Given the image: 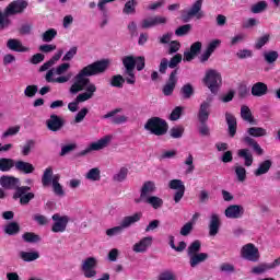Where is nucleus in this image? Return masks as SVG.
<instances>
[{
    "instance_id": "1",
    "label": "nucleus",
    "mask_w": 280,
    "mask_h": 280,
    "mask_svg": "<svg viewBox=\"0 0 280 280\" xmlns=\"http://www.w3.org/2000/svg\"><path fill=\"white\" fill-rule=\"evenodd\" d=\"M108 69V61L102 60L93 62L82 70L79 71L78 74L73 78V83L70 86L69 92L71 95H78L81 91H85L79 94L74 102L68 104V110L70 113H77L80 104L82 102H89V100H93L95 93H97V86L94 83H91V75H97L100 73H104Z\"/></svg>"
},
{
    "instance_id": "2",
    "label": "nucleus",
    "mask_w": 280,
    "mask_h": 280,
    "mask_svg": "<svg viewBox=\"0 0 280 280\" xmlns=\"http://www.w3.org/2000/svg\"><path fill=\"white\" fill-rule=\"evenodd\" d=\"M28 2L26 0H15L11 2L4 10V15L0 11V30L8 27L10 21L8 16H14V14H23L27 9Z\"/></svg>"
},
{
    "instance_id": "3",
    "label": "nucleus",
    "mask_w": 280,
    "mask_h": 280,
    "mask_svg": "<svg viewBox=\"0 0 280 280\" xmlns=\"http://www.w3.org/2000/svg\"><path fill=\"white\" fill-rule=\"evenodd\" d=\"M71 69V65L63 62L59 65L55 70H49L46 73V82H56L57 84H67L69 80H71L72 75L71 73H67V70Z\"/></svg>"
},
{
    "instance_id": "4",
    "label": "nucleus",
    "mask_w": 280,
    "mask_h": 280,
    "mask_svg": "<svg viewBox=\"0 0 280 280\" xmlns=\"http://www.w3.org/2000/svg\"><path fill=\"white\" fill-rule=\"evenodd\" d=\"M200 248H202L200 241H195L188 246L187 255L190 268H198L200 264H205V261L209 259V254L200 253Z\"/></svg>"
},
{
    "instance_id": "5",
    "label": "nucleus",
    "mask_w": 280,
    "mask_h": 280,
    "mask_svg": "<svg viewBox=\"0 0 280 280\" xmlns=\"http://www.w3.org/2000/svg\"><path fill=\"white\" fill-rule=\"evenodd\" d=\"M42 184H43V187H49V185H51L55 196H59L60 198L65 196V189L60 184V175L59 174L54 175V170L51 167H47L44 171V174L42 177Z\"/></svg>"
},
{
    "instance_id": "6",
    "label": "nucleus",
    "mask_w": 280,
    "mask_h": 280,
    "mask_svg": "<svg viewBox=\"0 0 280 280\" xmlns=\"http://www.w3.org/2000/svg\"><path fill=\"white\" fill-rule=\"evenodd\" d=\"M167 122L159 117L150 118L144 125V129H147L151 135H155V137H163V135H167Z\"/></svg>"
},
{
    "instance_id": "7",
    "label": "nucleus",
    "mask_w": 280,
    "mask_h": 280,
    "mask_svg": "<svg viewBox=\"0 0 280 280\" xmlns=\"http://www.w3.org/2000/svg\"><path fill=\"white\" fill-rule=\"evenodd\" d=\"M203 84L211 91V93H218V89L222 86V74L214 69L207 70L203 78Z\"/></svg>"
},
{
    "instance_id": "8",
    "label": "nucleus",
    "mask_w": 280,
    "mask_h": 280,
    "mask_svg": "<svg viewBox=\"0 0 280 280\" xmlns=\"http://www.w3.org/2000/svg\"><path fill=\"white\" fill-rule=\"evenodd\" d=\"M205 0H196L189 10L182 11V21L189 23L194 16L197 19H203L205 12H202V3Z\"/></svg>"
},
{
    "instance_id": "9",
    "label": "nucleus",
    "mask_w": 280,
    "mask_h": 280,
    "mask_svg": "<svg viewBox=\"0 0 280 280\" xmlns=\"http://www.w3.org/2000/svg\"><path fill=\"white\" fill-rule=\"evenodd\" d=\"M97 258L88 257L81 262V272L85 279H95L97 277Z\"/></svg>"
},
{
    "instance_id": "10",
    "label": "nucleus",
    "mask_w": 280,
    "mask_h": 280,
    "mask_svg": "<svg viewBox=\"0 0 280 280\" xmlns=\"http://www.w3.org/2000/svg\"><path fill=\"white\" fill-rule=\"evenodd\" d=\"M122 65L125 67V80L127 84H135L137 82V77H135L136 57L125 56L122 58Z\"/></svg>"
},
{
    "instance_id": "11",
    "label": "nucleus",
    "mask_w": 280,
    "mask_h": 280,
    "mask_svg": "<svg viewBox=\"0 0 280 280\" xmlns=\"http://www.w3.org/2000/svg\"><path fill=\"white\" fill-rule=\"evenodd\" d=\"M52 233H65L67 231V226L69 222H71V218L69 215H62L60 213H55L52 217Z\"/></svg>"
},
{
    "instance_id": "12",
    "label": "nucleus",
    "mask_w": 280,
    "mask_h": 280,
    "mask_svg": "<svg viewBox=\"0 0 280 280\" xmlns=\"http://www.w3.org/2000/svg\"><path fill=\"white\" fill-rule=\"evenodd\" d=\"M241 257L247 261L257 262L259 261V257H261V255L259 254V248H257L255 244L248 243L241 248Z\"/></svg>"
},
{
    "instance_id": "13",
    "label": "nucleus",
    "mask_w": 280,
    "mask_h": 280,
    "mask_svg": "<svg viewBox=\"0 0 280 280\" xmlns=\"http://www.w3.org/2000/svg\"><path fill=\"white\" fill-rule=\"evenodd\" d=\"M32 187L28 186H18L15 192L13 195L14 200L20 199V205H30L31 200H34L35 195L34 192H30Z\"/></svg>"
},
{
    "instance_id": "14",
    "label": "nucleus",
    "mask_w": 280,
    "mask_h": 280,
    "mask_svg": "<svg viewBox=\"0 0 280 280\" xmlns=\"http://www.w3.org/2000/svg\"><path fill=\"white\" fill-rule=\"evenodd\" d=\"M211 104H213V96H208L199 106L198 119L200 124H207L209 121V115H211Z\"/></svg>"
},
{
    "instance_id": "15",
    "label": "nucleus",
    "mask_w": 280,
    "mask_h": 280,
    "mask_svg": "<svg viewBox=\"0 0 280 280\" xmlns=\"http://www.w3.org/2000/svg\"><path fill=\"white\" fill-rule=\"evenodd\" d=\"M168 187L176 191L174 194V202L178 203L180 200H183V197L185 196V183L180 179H172L168 182Z\"/></svg>"
},
{
    "instance_id": "16",
    "label": "nucleus",
    "mask_w": 280,
    "mask_h": 280,
    "mask_svg": "<svg viewBox=\"0 0 280 280\" xmlns=\"http://www.w3.org/2000/svg\"><path fill=\"white\" fill-rule=\"evenodd\" d=\"M112 139L113 138L110 136H105L98 141L92 142L88 149L81 152V156L89 154V152H97L100 150H104V148H108V143H110Z\"/></svg>"
},
{
    "instance_id": "17",
    "label": "nucleus",
    "mask_w": 280,
    "mask_h": 280,
    "mask_svg": "<svg viewBox=\"0 0 280 280\" xmlns=\"http://www.w3.org/2000/svg\"><path fill=\"white\" fill-rule=\"evenodd\" d=\"M154 238L152 236L142 237L139 242L132 245L133 253H148L150 246H152Z\"/></svg>"
},
{
    "instance_id": "18",
    "label": "nucleus",
    "mask_w": 280,
    "mask_h": 280,
    "mask_svg": "<svg viewBox=\"0 0 280 280\" xmlns=\"http://www.w3.org/2000/svg\"><path fill=\"white\" fill-rule=\"evenodd\" d=\"M154 191H156V184L151 180L144 182L140 190V199L136 200V202H141V200L143 201L147 198H150Z\"/></svg>"
},
{
    "instance_id": "19",
    "label": "nucleus",
    "mask_w": 280,
    "mask_h": 280,
    "mask_svg": "<svg viewBox=\"0 0 280 280\" xmlns=\"http://www.w3.org/2000/svg\"><path fill=\"white\" fill-rule=\"evenodd\" d=\"M220 226H222V221L220 220V214H218V213L210 214L209 235L211 237H215V235L218 233H220Z\"/></svg>"
},
{
    "instance_id": "20",
    "label": "nucleus",
    "mask_w": 280,
    "mask_h": 280,
    "mask_svg": "<svg viewBox=\"0 0 280 280\" xmlns=\"http://www.w3.org/2000/svg\"><path fill=\"white\" fill-rule=\"evenodd\" d=\"M225 217L230 220H237L244 215V207L240 205H232L225 209Z\"/></svg>"
},
{
    "instance_id": "21",
    "label": "nucleus",
    "mask_w": 280,
    "mask_h": 280,
    "mask_svg": "<svg viewBox=\"0 0 280 280\" xmlns=\"http://www.w3.org/2000/svg\"><path fill=\"white\" fill-rule=\"evenodd\" d=\"M0 185L4 189H18L19 185H21V180L14 176L3 175L0 177Z\"/></svg>"
},
{
    "instance_id": "22",
    "label": "nucleus",
    "mask_w": 280,
    "mask_h": 280,
    "mask_svg": "<svg viewBox=\"0 0 280 280\" xmlns=\"http://www.w3.org/2000/svg\"><path fill=\"white\" fill-rule=\"evenodd\" d=\"M178 70H174L173 73H171L167 83L162 90L164 95L170 96L174 93V89H176V82H178V79L176 78Z\"/></svg>"
},
{
    "instance_id": "23",
    "label": "nucleus",
    "mask_w": 280,
    "mask_h": 280,
    "mask_svg": "<svg viewBox=\"0 0 280 280\" xmlns=\"http://www.w3.org/2000/svg\"><path fill=\"white\" fill-rule=\"evenodd\" d=\"M201 49H202V43L195 42L194 44H191L190 50H187L184 52V61L191 62V60H194V58H196V56L200 54Z\"/></svg>"
},
{
    "instance_id": "24",
    "label": "nucleus",
    "mask_w": 280,
    "mask_h": 280,
    "mask_svg": "<svg viewBox=\"0 0 280 280\" xmlns=\"http://www.w3.org/2000/svg\"><path fill=\"white\" fill-rule=\"evenodd\" d=\"M48 130L51 132H58L65 126V120L58 115H51L50 118L46 121Z\"/></svg>"
},
{
    "instance_id": "25",
    "label": "nucleus",
    "mask_w": 280,
    "mask_h": 280,
    "mask_svg": "<svg viewBox=\"0 0 280 280\" xmlns=\"http://www.w3.org/2000/svg\"><path fill=\"white\" fill-rule=\"evenodd\" d=\"M7 47L11 51H18L19 54H25V51H30V47L23 46V43L16 38H10L7 42Z\"/></svg>"
},
{
    "instance_id": "26",
    "label": "nucleus",
    "mask_w": 280,
    "mask_h": 280,
    "mask_svg": "<svg viewBox=\"0 0 280 280\" xmlns=\"http://www.w3.org/2000/svg\"><path fill=\"white\" fill-rule=\"evenodd\" d=\"M141 218H143V213L141 212H136L131 215H127L121 220L120 226L122 228V230L130 229V226H132V224H137V222L141 220Z\"/></svg>"
},
{
    "instance_id": "27",
    "label": "nucleus",
    "mask_w": 280,
    "mask_h": 280,
    "mask_svg": "<svg viewBox=\"0 0 280 280\" xmlns=\"http://www.w3.org/2000/svg\"><path fill=\"white\" fill-rule=\"evenodd\" d=\"M15 170L22 174H34L36 167L30 162L20 160L15 162Z\"/></svg>"
},
{
    "instance_id": "28",
    "label": "nucleus",
    "mask_w": 280,
    "mask_h": 280,
    "mask_svg": "<svg viewBox=\"0 0 280 280\" xmlns=\"http://www.w3.org/2000/svg\"><path fill=\"white\" fill-rule=\"evenodd\" d=\"M242 142L245 143V145H248L249 148H253L254 152L261 156L264 154V149L261 145L257 143V140H255L252 136H245L242 138Z\"/></svg>"
},
{
    "instance_id": "29",
    "label": "nucleus",
    "mask_w": 280,
    "mask_h": 280,
    "mask_svg": "<svg viewBox=\"0 0 280 280\" xmlns=\"http://www.w3.org/2000/svg\"><path fill=\"white\" fill-rule=\"evenodd\" d=\"M225 120L228 124V130H229L230 137H235L237 132V119L233 116V114L226 112Z\"/></svg>"
},
{
    "instance_id": "30",
    "label": "nucleus",
    "mask_w": 280,
    "mask_h": 280,
    "mask_svg": "<svg viewBox=\"0 0 280 280\" xmlns=\"http://www.w3.org/2000/svg\"><path fill=\"white\" fill-rule=\"evenodd\" d=\"M237 158L243 159L245 167H250L253 165V152H250V149H240L237 151Z\"/></svg>"
},
{
    "instance_id": "31",
    "label": "nucleus",
    "mask_w": 280,
    "mask_h": 280,
    "mask_svg": "<svg viewBox=\"0 0 280 280\" xmlns=\"http://www.w3.org/2000/svg\"><path fill=\"white\" fill-rule=\"evenodd\" d=\"M268 93V85L264 82H257L252 86L254 97H264Z\"/></svg>"
},
{
    "instance_id": "32",
    "label": "nucleus",
    "mask_w": 280,
    "mask_h": 280,
    "mask_svg": "<svg viewBox=\"0 0 280 280\" xmlns=\"http://www.w3.org/2000/svg\"><path fill=\"white\" fill-rule=\"evenodd\" d=\"M246 132L249 137H254L255 139L268 137V130L264 127H249Z\"/></svg>"
},
{
    "instance_id": "33",
    "label": "nucleus",
    "mask_w": 280,
    "mask_h": 280,
    "mask_svg": "<svg viewBox=\"0 0 280 280\" xmlns=\"http://www.w3.org/2000/svg\"><path fill=\"white\" fill-rule=\"evenodd\" d=\"M272 167V161L266 160L261 162L258 167L254 171V176H264V174H268L270 168Z\"/></svg>"
},
{
    "instance_id": "34",
    "label": "nucleus",
    "mask_w": 280,
    "mask_h": 280,
    "mask_svg": "<svg viewBox=\"0 0 280 280\" xmlns=\"http://www.w3.org/2000/svg\"><path fill=\"white\" fill-rule=\"evenodd\" d=\"M129 170L126 166H121L117 173L114 174L113 180L115 183H124L128 178Z\"/></svg>"
},
{
    "instance_id": "35",
    "label": "nucleus",
    "mask_w": 280,
    "mask_h": 280,
    "mask_svg": "<svg viewBox=\"0 0 280 280\" xmlns=\"http://www.w3.org/2000/svg\"><path fill=\"white\" fill-rule=\"evenodd\" d=\"M20 258L22 261H36V259L40 258V254L38 252H20Z\"/></svg>"
},
{
    "instance_id": "36",
    "label": "nucleus",
    "mask_w": 280,
    "mask_h": 280,
    "mask_svg": "<svg viewBox=\"0 0 280 280\" xmlns=\"http://www.w3.org/2000/svg\"><path fill=\"white\" fill-rule=\"evenodd\" d=\"M234 174L238 180V183H246V167H244L243 165L236 164L234 166Z\"/></svg>"
},
{
    "instance_id": "37",
    "label": "nucleus",
    "mask_w": 280,
    "mask_h": 280,
    "mask_svg": "<svg viewBox=\"0 0 280 280\" xmlns=\"http://www.w3.org/2000/svg\"><path fill=\"white\" fill-rule=\"evenodd\" d=\"M241 117L244 121H248V124H255V118L253 117V112H250V107L243 105L241 107Z\"/></svg>"
},
{
    "instance_id": "38",
    "label": "nucleus",
    "mask_w": 280,
    "mask_h": 280,
    "mask_svg": "<svg viewBox=\"0 0 280 280\" xmlns=\"http://www.w3.org/2000/svg\"><path fill=\"white\" fill-rule=\"evenodd\" d=\"M142 202H147L153 209H161L163 207V200L158 196H150L147 199H143Z\"/></svg>"
},
{
    "instance_id": "39",
    "label": "nucleus",
    "mask_w": 280,
    "mask_h": 280,
    "mask_svg": "<svg viewBox=\"0 0 280 280\" xmlns=\"http://www.w3.org/2000/svg\"><path fill=\"white\" fill-rule=\"evenodd\" d=\"M14 160L8 159V158H1L0 159V172H10L12 167H15Z\"/></svg>"
},
{
    "instance_id": "40",
    "label": "nucleus",
    "mask_w": 280,
    "mask_h": 280,
    "mask_svg": "<svg viewBox=\"0 0 280 280\" xmlns=\"http://www.w3.org/2000/svg\"><path fill=\"white\" fill-rule=\"evenodd\" d=\"M262 56L268 65H272L279 60V52L277 50L265 51Z\"/></svg>"
},
{
    "instance_id": "41",
    "label": "nucleus",
    "mask_w": 280,
    "mask_h": 280,
    "mask_svg": "<svg viewBox=\"0 0 280 280\" xmlns=\"http://www.w3.org/2000/svg\"><path fill=\"white\" fill-rule=\"evenodd\" d=\"M101 174L102 172L100 171V168L94 167L86 173L85 178L95 183L102 178Z\"/></svg>"
},
{
    "instance_id": "42",
    "label": "nucleus",
    "mask_w": 280,
    "mask_h": 280,
    "mask_svg": "<svg viewBox=\"0 0 280 280\" xmlns=\"http://www.w3.org/2000/svg\"><path fill=\"white\" fill-rule=\"evenodd\" d=\"M56 36H58V31L56 28H49L42 34V40L43 43H51Z\"/></svg>"
},
{
    "instance_id": "43",
    "label": "nucleus",
    "mask_w": 280,
    "mask_h": 280,
    "mask_svg": "<svg viewBox=\"0 0 280 280\" xmlns=\"http://www.w3.org/2000/svg\"><path fill=\"white\" fill-rule=\"evenodd\" d=\"M267 9H268V2L259 1L252 5L250 12H253V14H261V12H265V10Z\"/></svg>"
},
{
    "instance_id": "44",
    "label": "nucleus",
    "mask_w": 280,
    "mask_h": 280,
    "mask_svg": "<svg viewBox=\"0 0 280 280\" xmlns=\"http://www.w3.org/2000/svg\"><path fill=\"white\" fill-rule=\"evenodd\" d=\"M158 280H178V277L173 270L167 269L158 276Z\"/></svg>"
},
{
    "instance_id": "45",
    "label": "nucleus",
    "mask_w": 280,
    "mask_h": 280,
    "mask_svg": "<svg viewBox=\"0 0 280 280\" xmlns=\"http://www.w3.org/2000/svg\"><path fill=\"white\" fill-rule=\"evenodd\" d=\"M19 231H21V228L16 222H11L4 228V233H7V235H16Z\"/></svg>"
},
{
    "instance_id": "46",
    "label": "nucleus",
    "mask_w": 280,
    "mask_h": 280,
    "mask_svg": "<svg viewBox=\"0 0 280 280\" xmlns=\"http://www.w3.org/2000/svg\"><path fill=\"white\" fill-rule=\"evenodd\" d=\"M22 240L28 244H36V242H40V236L32 232H26L22 235Z\"/></svg>"
},
{
    "instance_id": "47",
    "label": "nucleus",
    "mask_w": 280,
    "mask_h": 280,
    "mask_svg": "<svg viewBox=\"0 0 280 280\" xmlns=\"http://www.w3.org/2000/svg\"><path fill=\"white\" fill-rule=\"evenodd\" d=\"M184 165H186V174H192L196 166L194 165V155L189 153L184 161Z\"/></svg>"
},
{
    "instance_id": "48",
    "label": "nucleus",
    "mask_w": 280,
    "mask_h": 280,
    "mask_svg": "<svg viewBox=\"0 0 280 280\" xmlns=\"http://www.w3.org/2000/svg\"><path fill=\"white\" fill-rule=\"evenodd\" d=\"M270 270V267L268 266V262L259 264L258 266H255L252 268L253 275H264V272H268Z\"/></svg>"
},
{
    "instance_id": "49",
    "label": "nucleus",
    "mask_w": 280,
    "mask_h": 280,
    "mask_svg": "<svg viewBox=\"0 0 280 280\" xmlns=\"http://www.w3.org/2000/svg\"><path fill=\"white\" fill-rule=\"evenodd\" d=\"M184 132H185V127H183V126H176L170 130V135H171L172 139H180L183 137Z\"/></svg>"
},
{
    "instance_id": "50",
    "label": "nucleus",
    "mask_w": 280,
    "mask_h": 280,
    "mask_svg": "<svg viewBox=\"0 0 280 280\" xmlns=\"http://www.w3.org/2000/svg\"><path fill=\"white\" fill-rule=\"evenodd\" d=\"M121 233H124V228L121 226V224L112 229H107L105 231L107 237H116V235H121Z\"/></svg>"
},
{
    "instance_id": "51",
    "label": "nucleus",
    "mask_w": 280,
    "mask_h": 280,
    "mask_svg": "<svg viewBox=\"0 0 280 280\" xmlns=\"http://www.w3.org/2000/svg\"><path fill=\"white\" fill-rule=\"evenodd\" d=\"M89 115V108L83 107L81 110L78 112V114L74 117L73 124H82L84 121V118Z\"/></svg>"
},
{
    "instance_id": "52",
    "label": "nucleus",
    "mask_w": 280,
    "mask_h": 280,
    "mask_svg": "<svg viewBox=\"0 0 280 280\" xmlns=\"http://www.w3.org/2000/svg\"><path fill=\"white\" fill-rule=\"evenodd\" d=\"M34 145H36V142L34 140H27L22 147L23 156H30V152H32Z\"/></svg>"
},
{
    "instance_id": "53",
    "label": "nucleus",
    "mask_w": 280,
    "mask_h": 280,
    "mask_svg": "<svg viewBox=\"0 0 280 280\" xmlns=\"http://www.w3.org/2000/svg\"><path fill=\"white\" fill-rule=\"evenodd\" d=\"M180 93L184 97V100H189L194 95V88L191 84H186L182 88Z\"/></svg>"
},
{
    "instance_id": "54",
    "label": "nucleus",
    "mask_w": 280,
    "mask_h": 280,
    "mask_svg": "<svg viewBox=\"0 0 280 280\" xmlns=\"http://www.w3.org/2000/svg\"><path fill=\"white\" fill-rule=\"evenodd\" d=\"M137 7V1L129 0L126 2L125 8L122 10L124 14H135V8Z\"/></svg>"
},
{
    "instance_id": "55",
    "label": "nucleus",
    "mask_w": 280,
    "mask_h": 280,
    "mask_svg": "<svg viewBox=\"0 0 280 280\" xmlns=\"http://www.w3.org/2000/svg\"><path fill=\"white\" fill-rule=\"evenodd\" d=\"M78 54V47L73 46L71 47L66 55L62 58L63 62H69V60H73L75 58V55Z\"/></svg>"
},
{
    "instance_id": "56",
    "label": "nucleus",
    "mask_w": 280,
    "mask_h": 280,
    "mask_svg": "<svg viewBox=\"0 0 280 280\" xmlns=\"http://www.w3.org/2000/svg\"><path fill=\"white\" fill-rule=\"evenodd\" d=\"M191 231H194V222H187L180 229L179 234L183 235V237H187Z\"/></svg>"
},
{
    "instance_id": "57",
    "label": "nucleus",
    "mask_w": 280,
    "mask_h": 280,
    "mask_svg": "<svg viewBox=\"0 0 280 280\" xmlns=\"http://www.w3.org/2000/svg\"><path fill=\"white\" fill-rule=\"evenodd\" d=\"M21 127L14 126L10 127L7 131L2 133V139H8V137H14V135H19Z\"/></svg>"
},
{
    "instance_id": "58",
    "label": "nucleus",
    "mask_w": 280,
    "mask_h": 280,
    "mask_svg": "<svg viewBox=\"0 0 280 280\" xmlns=\"http://www.w3.org/2000/svg\"><path fill=\"white\" fill-rule=\"evenodd\" d=\"M191 32V24H185L183 26H179L176 31L175 34L176 36H185Z\"/></svg>"
},
{
    "instance_id": "59",
    "label": "nucleus",
    "mask_w": 280,
    "mask_h": 280,
    "mask_svg": "<svg viewBox=\"0 0 280 280\" xmlns=\"http://www.w3.org/2000/svg\"><path fill=\"white\" fill-rule=\"evenodd\" d=\"M180 115H183V107H175L170 115L171 121H178V119H180Z\"/></svg>"
},
{
    "instance_id": "60",
    "label": "nucleus",
    "mask_w": 280,
    "mask_h": 280,
    "mask_svg": "<svg viewBox=\"0 0 280 280\" xmlns=\"http://www.w3.org/2000/svg\"><path fill=\"white\" fill-rule=\"evenodd\" d=\"M124 82H126V79H124V77H121L120 74L114 75L112 79V86L121 89V86H124Z\"/></svg>"
},
{
    "instance_id": "61",
    "label": "nucleus",
    "mask_w": 280,
    "mask_h": 280,
    "mask_svg": "<svg viewBox=\"0 0 280 280\" xmlns=\"http://www.w3.org/2000/svg\"><path fill=\"white\" fill-rule=\"evenodd\" d=\"M220 45H222V40L221 39H212L206 50H208L210 54H213V51H215V49H218V47H220Z\"/></svg>"
},
{
    "instance_id": "62",
    "label": "nucleus",
    "mask_w": 280,
    "mask_h": 280,
    "mask_svg": "<svg viewBox=\"0 0 280 280\" xmlns=\"http://www.w3.org/2000/svg\"><path fill=\"white\" fill-rule=\"evenodd\" d=\"M33 220L39 224V226H46V224H49V219L43 214H34Z\"/></svg>"
},
{
    "instance_id": "63",
    "label": "nucleus",
    "mask_w": 280,
    "mask_h": 280,
    "mask_svg": "<svg viewBox=\"0 0 280 280\" xmlns=\"http://www.w3.org/2000/svg\"><path fill=\"white\" fill-rule=\"evenodd\" d=\"M236 57L240 60H244L246 58H253V50L250 49H242L236 52Z\"/></svg>"
},
{
    "instance_id": "64",
    "label": "nucleus",
    "mask_w": 280,
    "mask_h": 280,
    "mask_svg": "<svg viewBox=\"0 0 280 280\" xmlns=\"http://www.w3.org/2000/svg\"><path fill=\"white\" fill-rule=\"evenodd\" d=\"M36 93H38V86L36 85H28L24 90V94L26 95V97H34Z\"/></svg>"
}]
</instances>
